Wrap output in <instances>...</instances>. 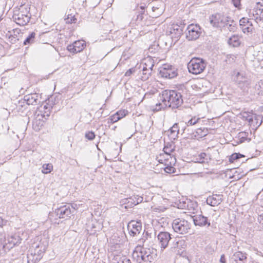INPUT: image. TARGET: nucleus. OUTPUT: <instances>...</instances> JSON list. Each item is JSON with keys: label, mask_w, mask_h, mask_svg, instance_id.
I'll return each mask as SVG.
<instances>
[{"label": "nucleus", "mask_w": 263, "mask_h": 263, "mask_svg": "<svg viewBox=\"0 0 263 263\" xmlns=\"http://www.w3.org/2000/svg\"><path fill=\"white\" fill-rule=\"evenodd\" d=\"M160 100L163 104L161 103L156 104V107L153 109L154 111H158L167 107L172 109L178 108L183 103L181 93L175 90L163 91L160 96Z\"/></svg>", "instance_id": "f257e3e1"}, {"label": "nucleus", "mask_w": 263, "mask_h": 263, "mask_svg": "<svg viewBox=\"0 0 263 263\" xmlns=\"http://www.w3.org/2000/svg\"><path fill=\"white\" fill-rule=\"evenodd\" d=\"M156 250L137 246L133 253V257L137 263H152L157 258Z\"/></svg>", "instance_id": "f03ea898"}, {"label": "nucleus", "mask_w": 263, "mask_h": 263, "mask_svg": "<svg viewBox=\"0 0 263 263\" xmlns=\"http://www.w3.org/2000/svg\"><path fill=\"white\" fill-rule=\"evenodd\" d=\"M30 7L21 6L18 10H15L13 15V21L20 26L27 25L30 20Z\"/></svg>", "instance_id": "7ed1b4c3"}, {"label": "nucleus", "mask_w": 263, "mask_h": 263, "mask_svg": "<svg viewBox=\"0 0 263 263\" xmlns=\"http://www.w3.org/2000/svg\"><path fill=\"white\" fill-rule=\"evenodd\" d=\"M206 66V63L205 60L199 58H193L187 64L189 71L194 74L202 73Z\"/></svg>", "instance_id": "20e7f679"}, {"label": "nucleus", "mask_w": 263, "mask_h": 263, "mask_svg": "<svg viewBox=\"0 0 263 263\" xmlns=\"http://www.w3.org/2000/svg\"><path fill=\"white\" fill-rule=\"evenodd\" d=\"M211 24L215 28H222L226 27L231 21V18L222 13H216L210 16Z\"/></svg>", "instance_id": "39448f33"}, {"label": "nucleus", "mask_w": 263, "mask_h": 263, "mask_svg": "<svg viewBox=\"0 0 263 263\" xmlns=\"http://www.w3.org/2000/svg\"><path fill=\"white\" fill-rule=\"evenodd\" d=\"M172 228L174 231L180 234L187 233L191 230V224L184 219L177 218L173 221Z\"/></svg>", "instance_id": "423d86ee"}, {"label": "nucleus", "mask_w": 263, "mask_h": 263, "mask_svg": "<svg viewBox=\"0 0 263 263\" xmlns=\"http://www.w3.org/2000/svg\"><path fill=\"white\" fill-rule=\"evenodd\" d=\"M172 235L165 231H162L159 233L157 238L161 251H164L168 246L170 241L171 240Z\"/></svg>", "instance_id": "0eeeda50"}, {"label": "nucleus", "mask_w": 263, "mask_h": 263, "mask_svg": "<svg viewBox=\"0 0 263 263\" xmlns=\"http://www.w3.org/2000/svg\"><path fill=\"white\" fill-rule=\"evenodd\" d=\"M186 30V37L189 41L195 40L200 35L201 29L198 25L191 24L187 26Z\"/></svg>", "instance_id": "6e6552de"}, {"label": "nucleus", "mask_w": 263, "mask_h": 263, "mask_svg": "<svg viewBox=\"0 0 263 263\" xmlns=\"http://www.w3.org/2000/svg\"><path fill=\"white\" fill-rule=\"evenodd\" d=\"M161 77L168 79H173L177 74V69L171 65L164 64L160 70Z\"/></svg>", "instance_id": "1a4fd4ad"}, {"label": "nucleus", "mask_w": 263, "mask_h": 263, "mask_svg": "<svg viewBox=\"0 0 263 263\" xmlns=\"http://www.w3.org/2000/svg\"><path fill=\"white\" fill-rule=\"evenodd\" d=\"M184 24H173L170 29V33L173 40L176 43L183 34Z\"/></svg>", "instance_id": "9d476101"}, {"label": "nucleus", "mask_w": 263, "mask_h": 263, "mask_svg": "<svg viewBox=\"0 0 263 263\" xmlns=\"http://www.w3.org/2000/svg\"><path fill=\"white\" fill-rule=\"evenodd\" d=\"M74 208L72 206L71 208L70 205H64L55 209V213L59 218H65L69 217L71 214L74 212Z\"/></svg>", "instance_id": "9b49d317"}, {"label": "nucleus", "mask_w": 263, "mask_h": 263, "mask_svg": "<svg viewBox=\"0 0 263 263\" xmlns=\"http://www.w3.org/2000/svg\"><path fill=\"white\" fill-rule=\"evenodd\" d=\"M194 224L196 226L208 228L211 226L210 220L202 214L192 216Z\"/></svg>", "instance_id": "f8f14e48"}, {"label": "nucleus", "mask_w": 263, "mask_h": 263, "mask_svg": "<svg viewBox=\"0 0 263 263\" xmlns=\"http://www.w3.org/2000/svg\"><path fill=\"white\" fill-rule=\"evenodd\" d=\"M129 233L131 236H135L139 234L142 230V224L140 221L132 220L127 226Z\"/></svg>", "instance_id": "ddd939ff"}, {"label": "nucleus", "mask_w": 263, "mask_h": 263, "mask_svg": "<svg viewBox=\"0 0 263 263\" xmlns=\"http://www.w3.org/2000/svg\"><path fill=\"white\" fill-rule=\"evenodd\" d=\"M86 44L83 41H77L74 42L73 44L68 45L67 46V50L70 52L76 53L82 51Z\"/></svg>", "instance_id": "4468645a"}, {"label": "nucleus", "mask_w": 263, "mask_h": 263, "mask_svg": "<svg viewBox=\"0 0 263 263\" xmlns=\"http://www.w3.org/2000/svg\"><path fill=\"white\" fill-rule=\"evenodd\" d=\"M222 195L214 194L212 196H209L206 199V203L212 206L218 205L222 201Z\"/></svg>", "instance_id": "2eb2a0df"}, {"label": "nucleus", "mask_w": 263, "mask_h": 263, "mask_svg": "<svg viewBox=\"0 0 263 263\" xmlns=\"http://www.w3.org/2000/svg\"><path fill=\"white\" fill-rule=\"evenodd\" d=\"M252 14L256 21H263V5L258 3L253 9Z\"/></svg>", "instance_id": "dca6fc26"}, {"label": "nucleus", "mask_w": 263, "mask_h": 263, "mask_svg": "<svg viewBox=\"0 0 263 263\" xmlns=\"http://www.w3.org/2000/svg\"><path fill=\"white\" fill-rule=\"evenodd\" d=\"M24 102L28 105H35L39 102V96L36 93L25 95L24 97Z\"/></svg>", "instance_id": "f3484780"}, {"label": "nucleus", "mask_w": 263, "mask_h": 263, "mask_svg": "<svg viewBox=\"0 0 263 263\" xmlns=\"http://www.w3.org/2000/svg\"><path fill=\"white\" fill-rule=\"evenodd\" d=\"M242 119L248 121L251 125H254V118L255 120H257L260 118V116L256 114H253L249 112H244L241 114Z\"/></svg>", "instance_id": "a211bd4d"}, {"label": "nucleus", "mask_w": 263, "mask_h": 263, "mask_svg": "<svg viewBox=\"0 0 263 263\" xmlns=\"http://www.w3.org/2000/svg\"><path fill=\"white\" fill-rule=\"evenodd\" d=\"M186 246L185 241L183 239H176L172 243L171 249L172 251L179 253V250L183 249Z\"/></svg>", "instance_id": "6ab92c4d"}, {"label": "nucleus", "mask_w": 263, "mask_h": 263, "mask_svg": "<svg viewBox=\"0 0 263 263\" xmlns=\"http://www.w3.org/2000/svg\"><path fill=\"white\" fill-rule=\"evenodd\" d=\"M254 95L263 96V80L258 82L250 90Z\"/></svg>", "instance_id": "aec40b11"}, {"label": "nucleus", "mask_w": 263, "mask_h": 263, "mask_svg": "<svg viewBox=\"0 0 263 263\" xmlns=\"http://www.w3.org/2000/svg\"><path fill=\"white\" fill-rule=\"evenodd\" d=\"M143 201V198L141 196H136L125 199L124 204H127L128 206H132L137 205Z\"/></svg>", "instance_id": "412c9836"}, {"label": "nucleus", "mask_w": 263, "mask_h": 263, "mask_svg": "<svg viewBox=\"0 0 263 263\" xmlns=\"http://www.w3.org/2000/svg\"><path fill=\"white\" fill-rule=\"evenodd\" d=\"M237 84L238 87L243 91L248 92L249 89L251 90L252 89L251 88H250L251 81L245 78L243 79L242 80H238Z\"/></svg>", "instance_id": "4be33fe9"}, {"label": "nucleus", "mask_w": 263, "mask_h": 263, "mask_svg": "<svg viewBox=\"0 0 263 263\" xmlns=\"http://www.w3.org/2000/svg\"><path fill=\"white\" fill-rule=\"evenodd\" d=\"M16 29H13L12 31H8L6 34L7 41L11 44H15L18 40V38L16 34H15Z\"/></svg>", "instance_id": "5701e85b"}, {"label": "nucleus", "mask_w": 263, "mask_h": 263, "mask_svg": "<svg viewBox=\"0 0 263 263\" xmlns=\"http://www.w3.org/2000/svg\"><path fill=\"white\" fill-rule=\"evenodd\" d=\"M111 263H132L130 260L122 255H114Z\"/></svg>", "instance_id": "b1692460"}, {"label": "nucleus", "mask_w": 263, "mask_h": 263, "mask_svg": "<svg viewBox=\"0 0 263 263\" xmlns=\"http://www.w3.org/2000/svg\"><path fill=\"white\" fill-rule=\"evenodd\" d=\"M144 61L145 63L142 67L143 70L152 71L153 68L154 66V60L150 58H147V59H145Z\"/></svg>", "instance_id": "393cba45"}, {"label": "nucleus", "mask_w": 263, "mask_h": 263, "mask_svg": "<svg viewBox=\"0 0 263 263\" xmlns=\"http://www.w3.org/2000/svg\"><path fill=\"white\" fill-rule=\"evenodd\" d=\"M170 131L171 138L175 139L177 137L179 132L178 124L177 123L174 124L170 128Z\"/></svg>", "instance_id": "a878e982"}, {"label": "nucleus", "mask_w": 263, "mask_h": 263, "mask_svg": "<svg viewBox=\"0 0 263 263\" xmlns=\"http://www.w3.org/2000/svg\"><path fill=\"white\" fill-rule=\"evenodd\" d=\"M209 133L208 129L205 127L198 128L195 133V137L202 138L206 136Z\"/></svg>", "instance_id": "bb28decb"}, {"label": "nucleus", "mask_w": 263, "mask_h": 263, "mask_svg": "<svg viewBox=\"0 0 263 263\" xmlns=\"http://www.w3.org/2000/svg\"><path fill=\"white\" fill-rule=\"evenodd\" d=\"M28 263H37L41 260V256H36L34 253L31 252L27 256Z\"/></svg>", "instance_id": "cd10ccee"}, {"label": "nucleus", "mask_w": 263, "mask_h": 263, "mask_svg": "<svg viewBox=\"0 0 263 263\" xmlns=\"http://www.w3.org/2000/svg\"><path fill=\"white\" fill-rule=\"evenodd\" d=\"M45 251V247L43 245H37L34 249V253L36 256H41V259L43 257V255Z\"/></svg>", "instance_id": "c85d7f7f"}, {"label": "nucleus", "mask_w": 263, "mask_h": 263, "mask_svg": "<svg viewBox=\"0 0 263 263\" xmlns=\"http://www.w3.org/2000/svg\"><path fill=\"white\" fill-rule=\"evenodd\" d=\"M207 155L205 153H200L196 158V162L204 163L208 162V159L206 158Z\"/></svg>", "instance_id": "c756f323"}, {"label": "nucleus", "mask_w": 263, "mask_h": 263, "mask_svg": "<svg viewBox=\"0 0 263 263\" xmlns=\"http://www.w3.org/2000/svg\"><path fill=\"white\" fill-rule=\"evenodd\" d=\"M228 44L233 47H237L240 45V42L237 36H233L228 40Z\"/></svg>", "instance_id": "7c9ffc66"}, {"label": "nucleus", "mask_w": 263, "mask_h": 263, "mask_svg": "<svg viewBox=\"0 0 263 263\" xmlns=\"http://www.w3.org/2000/svg\"><path fill=\"white\" fill-rule=\"evenodd\" d=\"M121 112V111H117L116 114L110 116L108 119V122L109 123H114L118 121L119 120L121 119V117H120V114Z\"/></svg>", "instance_id": "2f4dec72"}, {"label": "nucleus", "mask_w": 263, "mask_h": 263, "mask_svg": "<svg viewBox=\"0 0 263 263\" xmlns=\"http://www.w3.org/2000/svg\"><path fill=\"white\" fill-rule=\"evenodd\" d=\"M35 36V33L34 32H31L29 35L27 37V38L25 40L24 42V44L25 45L31 44L34 42Z\"/></svg>", "instance_id": "473e14b6"}, {"label": "nucleus", "mask_w": 263, "mask_h": 263, "mask_svg": "<svg viewBox=\"0 0 263 263\" xmlns=\"http://www.w3.org/2000/svg\"><path fill=\"white\" fill-rule=\"evenodd\" d=\"M233 256L235 260H239L240 261H243L247 259L246 254L240 251L235 252Z\"/></svg>", "instance_id": "72a5a7b5"}, {"label": "nucleus", "mask_w": 263, "mask_h": 263, "mask_svg": "<svg viewBox=\"0 0 263 263\" xmlns=\"http://www.w3.org/2000/svg\"><path fill=\"white\" fill-rule=\"evenodd\" d=\"M42 173L47 174L51 172L53 168V166L51 163H48L44 164L42 166Z\"/></svg>", "instance_id": "f704fd0d"}, {"label": "nucleus", "mask_w": 263, "mask_h": 263, "mask_svg": "<svg viewBox=\"0 0 263 263\" xmlns=\"http://www.w3.org/2000/svg\"><path fill=\"white\" fill-rule=\"evenodd\" d=\"M21 239L18 236H12L9 240L10 244H12L13 246L17 245L21 243Z\"/></svg>", "instance_id": "c9c22d12"}, {"label": "nucleus", "mask_w": 263, "mask_h": 263, "mask_svg": "<svg viewBox=\"0 0 263 263\" xmlns=\"http://www.w3.org/2000/svg\"><path fill=\"white\" fill-rule=\"evenodd\" d=\"M244 157V155L240 153H234L229 158V161L233 163L235 161H236L238 159Z\"/></svg>", "instance_id": "e433bc0d"}, {"label": "nucleus", "mask_w": 263, "mask_h": 263, "mask_svg": "<svg viewBox=\"0 0 263 263\" xmlns=\"http://www.w3.org/2000/svg\"><path fill=\"white\" fill-rule=\"evenodd\" d=\"M200 121V118L196 117L195 116L192 117L188 122L186 123L187 126H192L195 125Z\"/></svg>", "instance_id": "4c0bfd02"}, {"label": "nucleus", "mask_w": 263, "mask_h": 263, "mask_svg": "<svg viewBox=\"0 0 263 263\" xmlns=\"http://www.w3.org/2000/svg\"><path fill=\"white\" fill-rule=\"evenodd\" d=\"M252 28V22H251L247 25H246L245 26L241 27V29L243 33H246L251 32Z\"/></svg>", "instance_id": "58836bf2"}, {"label": "nucleus", "mask_w": 263, "mask_h": 263, "mask_svg": "<svg viewBox=\"0 0 263 263\" xmlns=\"http://www.w3.org/2000/svg\"><path fill=\"white\" fill-rule=\"evenodd\" d=\"M152 71H149V70L143 71L142 70V75L141 76V79L143 81H145L147 80L149 78V77L151 76Z\"/></svg>", "instance_id": "ea45409f"}, {"label": "nucleus", "mask_w": 263, "mask_h": 263, "mask_svg": "<svg viewBox=\"0 0 263 263\" xmlns=\"http://www.w3.org/2000/svg\"><path fill=\"white\" fill-rule=\"evenodd\" d=\"M236 24L233 20L231 19L230 23H229L228 25L226 26L228 27L229 31L234 32L236 29Z\"/></svg>", "instance_id": "a19ab883"}, {"label": "nucleus", "mask_w": 263, "mask_h": 263, "mask_svg": "<svg viewBox=\"0 0 263 263\" xmlns=\"http://www.w3.org/2000/svg\"><path fill=\"white\" fill-rule=\"evenodd\" d=\"M77 19L74 17V16L71 14L68 15L67 18H65V21L66 24H72L76 22Z\"/></svg>", "instance_id": "79ce46f5"}, {"label": "nucleus", "mask_w": 263, "mask_h": 263, "mask_svg": "<svg viewBox=\"0 0 263 263\" xmlns=\"http://www.w3.org/2000/svg\"><path fill=\"white\" fill-rule=\"evenodd\" d=\"M251 22L249 21V19L246 17H242L239 20V25L240 28L242 26H245L246 25L251 23Z\"/></svg>", "instance_id": "37998d69"}, {"label": "nucleus", "mask_w": 263, "mask_h": 263, "mask_svg": "<svg viewBox=\"0 0 263 263\" xmlns=\"http://www.w3.org/2000/svg\"><path fill=\"white\" fill-rule=\"evenodd\" d=\"M164 171L166 173L171 174L175 173L176 171V169L171 165H167V166H165L164 168Z\"/></svg>", "instance_id": "c03bdc74"}, {"label": "nucleus", "mask_w": 263, "mask_h": 263, "mask_svg": "<svg viewBox=\"0 0 263 263\" xmlns=\"http://www.w3.org/2000/svg\"><path fill=\"white\" fill-rule=\"evenodd\" d=\"M85 136L88 140H92L95 139L96 135L94 132L90 131L86 133Z\"/></svg>", "instance_id": "a18cd8bd"}, {"label": "nucleus", "mask_w": 263, "mask_h": 263, "mask_svg": "<svg viewBox=\"0 0 263 263\" xmlns=\"http://www.w3.org/2000/svg\"><path fill=\"white\" fill-rule=\"evenodd\" d=\"M174 148H172V145H170V147L168 145H166L163 148V151L164 153L167 155H170L171 153L174 151Z\"/></svg>", "instance_id": "49530a36"}, {"label": "nucleus", "mask_w": 263, "mask_h": 263, "mask_svg": "<svg viewBox=\"0 0 263 263\" xmlns=\"http://www.w3.org/2000/svg\"><path fill=\"white\" fill-rule=\"evenodd\" d=\"M175 263H190V261L188 258L180 257Z\"/></svg>", "instance_id": "de8ad7c7"}, {"label": "nucleus", "mask_w": 263, "mask_h": 263, "mask_svg": "<svg viewBox=\"0 0 263 263\" xmlns=\"http://www.w3.org/2000/svg\"><path fill=\"white\" fill-rule=\"evenodd\" d=\"M144 11H139L138 14L137 15V21H141L143 19V14Z\"/></svg>", "instance_id": "09e8293b"}, {"label": "nucleus", "mask_w": 263, "mask_h": 263, "mask_svg": "<svg viewBox=\"0 0 263 263\" xmlns=\"http://www.w3.org/2000/svg\"><path fill=\"white\" fill-rule=\"evenodd\" d=\"M135 72V68H130L126 72V73L125 74V76L129 77Z\"/></svg>", "instance_id": "8fccbe9b"}, {"label": "nucleus", "mask_w": 263, "mask_h": 263, "mask_svg": "<svg viewBox=\"0 0 263 263\" xmlns=\"http://www.w3.org/2000/svg\"><path fill=\"white\" fill-rule=\"evenodd\" d=\"M232 3L236 8H239L241 5V0H232Z\"/></svg>", "instance_id": "3c124183"}, {"label": "nucleus", "mask_w": 263, "mask_h": 263, "mask_svg": "<svg viewBox=\"0 0 263 263\" xmlns=\"http://www.w3.org/2000/svg\"><path fill=\"white\" fill-rule=\"evenodd\" d=\"M257 220L262 226V228L263 229V213L258 216Z\"/></svg>", "instance_id": "603ef678"}, {"label": "nucleus", "mask_w": 263, "mask_h": 263, "mask_svg": "<svg viewBox=\"0 0 263 263\" xmlns=\"http://www.w3.org/2000/svg\"><path fill=\"white\" fill-rule=\"evenodd\" d=\"M260 119H261V118L259 119H258L257 120H255V119H254V125H253V126H255L256 127H259L262 123L261 120L260 121V122H258V121L260 120Z\"/></svg>", "instance_id": "864d4df0"}, {"label": "nucleus", "mask_w": 263, "mask_h": 263, "mask_svg": "<svg viewBox=\"0 0 263 263\" xmlns=\"http://www.w3.org/2000/svg\"><path fill=\"white\" fill-rule=\"evenodd\" d=\"M220 262L221 263H226V259L225 256L224 254H222L221 255V257L220 258Z\"/></svg>", "instance_id": "5fc2aeb1"}, {"label": "nucleus", "mask_w": 263, "mask_h": 263, "mask_svg": "<svg viewBox=\"0 0 263 263\" xmlns=\"http://www.w3.org/2000/svg\"><path fill=\"white\" fill-rule=\"evenodd\" d=\"M122 112L120 114V117H121V119L125 117V114L124 113V111H121Z\"/></svg>", "instance_id": "6e6d98bb"}, {"label": "nucleus", "mask_w": 263, "mask_h": 263, "mask_svg": "<svg viewBox=\"0 0 263 263\" xmlns=\"http://www.w3.org/2000/svg\"><path fill=\"white\" fill-rule=\"evenodd\" d=\"M3 225V219L0 217V226L2 227Z\"/></svg>", "instance_id": "4d7b16f0"}, {"label": "nucleus", "mask_w": 263, "mask_h": 263, "mask_svg": "<svg viewBox=\"0 0 263 263\" xmlns=\"http://www.w3.org/2000/svg\"><path fill=\"white\" fill-rule=\"evenodd\" d=\"M140 9H141L140 11H144V9H145V6H140Z\"/></svg>", "instance_id": "13d9d810"}, {"label": "nucleus", "mask_w": 263, "mask_h": 263, "mask_svg": "<svg viewBox=\"0 0 263 263\" xmlns=\"http://www.w3.org/2000/svg\"><path fill=\"white\" fill-rule=\"evenodd\" d=\"M159 10V8H157V7H152V10L153 11H155L156 10Z\"/></svg>", "instance_id": "bf43d9fd"}, {"label": "nucleus", "mask_w": 263, "mask_h": 263, "mask_svg": "<svg viewBox=\"0 0 263 263\" xmlns=\"http://www.w3.org/2000/svg\"><path fill=\"white\" fill-rule=\"evenodd\" d=\"M161 11L160 10V11H159V12L157 15H154L153 16V17H157L158 16H159V15L161 14Z\"/></svg>", "instance_id": "052dcab7"}, {"label": "nucleus", "mask_w": 263, "mask_h": 263, "mask_svg": "<svg viewBox=\"0 0 263 263\" xmlns=\"http://www.w3.org/2000/svg\"><path fill=\"white\" fill-rule=\"evenodd\" d=\"M151 234H149L148 231L145 232V236H149L151 237Z\"/></svg>", "instance_id": "680f3d73"}, {"label": "nucleus", "mask_w": 263, "mask_h": 263, "mask_svg": "<svg viewBox=\"0 0 263 263\" xmlns=\"http://www.w3.org/2000/svg\"><path fill=\"white\" fill-rule=\"evenodd\" d=\"M141 239H142V242H144V241H145V239H144L143 238H142Z\"/></svg>", "instance_id": "e2e57ef3"}, {"label": "nucleus", "mask_w": 263, "mask_h": 263, "mask_svg": "<svg viewBox=\"0 0 263 263\" xmlns=\"http://www.w3.org/2000/svg\"><path fill=\"white\" fill-rule=\"evenodd\" d=\"M102 263H104V262H102Z\"/></svg>", "instance_id": "0e129e2a"}]
</instances>
